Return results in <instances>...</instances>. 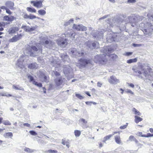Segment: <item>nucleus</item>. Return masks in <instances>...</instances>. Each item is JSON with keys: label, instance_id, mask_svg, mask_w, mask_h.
<instances>
[{"label": "nucleus", "instance_id": "f257e3e1", "mask_svg": "<svg viewBox=\"0 0 153 153\" xmlns=\"http://www.w3.org/2000/svg\"><path fill=\"white\" fill-rule=\"evenodd\" d=\"M132 70L138 77L143 79L153 81V75H151L150 71L151 70L150 67L143 65L135 66L133 67Z\"/></svg>", "mask_w": 153, "mask_h": 153}, {"label": "nucleus", "instance_id": "f03ea898", "mask_svg": "<svg viewBox=\"0 0 153 153\" xmlns=\"http://www.w3.org/2000/svg\"><path fill=\"white\" fill-rule=\"evenodd\" d=\"M111 51V49L110 50L108 47H106L105 48L104 53L105 54H100L97 55L95 56L94 61L97 63L99 64H104L107 61V57H108V56L107 55L108 52Z\"/></svg>", "mask_w": 153, "mask_h": 153}, {"label": "nucleus", "instance_id": "7ed1b4c3", "mask_svg": "<svg viewBox=\"0 0 153 153\" xmlns=\"http://www.w3.org/2000/svg\"><path fill=\"white\" fill-rule=\"evenodd\" d=\"M75 34V33H72L70 30L69 32H65L62 35V37L59 38L57 40V42L58 45L62 47H64L68 43L65 37H69L71 38H74Z\"/></svg>", "mask_w": 153, "mask_h": 153}, {"label": "nucleus", "instance_id": "20e7f679", "mask_svg": "<svg viewBox=\"0 0 153 153\" xmlns=\"http://www.w3.org/2000/svg\"><path fill=\"white\" fill-rule=\"evenodd\" d=\"M140 27L142 28V30L146 34H149L153 30V25L151 22H147L146 24L141 23L140 24Z\"/></svg>", "mask_w": 153, "mask_h": 153}, {"label": "nucleus", "instance_id": "39448f33", "mask_svg": "<svg viewBox=\"0 0 153 153\" xmlns=\"http://www.w3.org/2000/svg\"><path fill=\"white\" fill-rule=\"evenodd\" d=\"M79 63H76V65L80 68H84L87 65L92 63V61L91 59L83 58L79 59Z\"/></svg>", "mask_w": 153, "mask_h": 153}, {"label": "nucleus", "instance_id": "423d86ee", "mask_svg": "<svg viewBox=\"0 0 153 153\" xmlns=\"http://www.w3.org/2000/svg\"><path fill=\"white\" fill-rule=\"evenodd\" d=\"M110 19H108L107 22V23L109 25V26L111 27H113L114 26H116L117 27H119L122 28V30H125L126 28V27L125 25L122 27V25H123L124 23V21L123 22L118 21H116V19L113 20V22H109Z\"/></svg>", "mask_w": 153, "mask_h": 153}, {"label": "nucleus", "instance_id": "0eeeda50", "mask_svg": "<svg viewBox=\"0 0 153 153\" xmlns=\"http://www.w3.org/2000/svg\"><path fill=\"white\" fill-rule=\"evenodd\" d=\"M69 52L70 54L73 57L77 58L83 56L84 54L82 51H78L75 48H72L70 49Z\"/></svg>", "mask_w": 153, "mask_h": 153}, {"label": "nucleus", "instance_id": "6e6552de", "mask_svg": "<svg viewBox=\"0 0 153 153\" xmlns=\"http://www.w3.org/2000/svg\"><path fill=\"white\" fill-rule=\"evenodd\" d=\"M27 47V50H28L29 54L31 56H36L34 54V52H37L38 49L36 46H30L28 45Z\"/></svg>", "mask_w": 153, "mask_h": 153}, {"label": "nucleus", "instance_id": "1a4fd4ad", "mask_svg": "<svg viewBox=\"0 0 153 153\" xmlns=\"http://www.w3.org/2000/svg\"><path fill=\"white\" fill-rule=\"evenodd\" d=\"M117 35L115 33H110L107 34L106 39L107 41L109 42H111L113 41H116Z\"/></svg>", "mask_w": 153, "mask_h": 153}, {"label": "nucleus", "instance_id": "9d476101", "mask_svg": "<svg viewBox=\"0 0 153 153\" xmlns=\"http://www.w3.org/2000/svg\"><path fill=\"white\" fill-rule=\"evenodd\" d=\"M72 28L74 30L77 31H85L87 30L86 27L82 25L74 24Z\"/></svg>", "mask_w": 153, "mask_h": 153}, {"label": "nucleus", "instance_id": "9b49d317", "mask_svg": "<svg viewBox=\"0 0 153 153\" xmlns=\"http://www.w3.org/2000/svg\"><path fill=\"white\" fill-rule=\"evenodd\" d=\"M108 82L111 84L116 85L119 83L120 81L119 79H117L116 76H111L110 78L108 79Z\"/></svg>", "mask_w": 153, "mask_h": 153}, {"label": "nucleus", "instance_id": "f8f14e48", "mask_svg": "<svg viewBox=\"0 0 153 153\" xmlns=\"http://www.w3.org/2000/svg\"><path fill=\"white\" fill-rule=\"evenodd\" d=\"M87 46L91 49L98 48L99 47V43L97 42L92 43L89 41L87 43Z\"/></svg>", "mask_w": 153, "mask_h": 153}, {"label": "nucleus", "instance_id": "ddd939ff", "mask_svg": "<svg viewBox=\"0 0 153 153\" xmlns=\"http://www.w3.org/2000/svg\"><path fill=\"white\" fill-rule=\"evenodd\" d=\"M65 81V79L62 76L57 77L55 79V82L56 85L59 86L62 84Z\"/></svg>", "mask_w": 153, "mask_h": 153}, {"label": "nucleus", "instance_id": "4468645a", "mask_svg": "<svg viewBox=\"0 0 153 153\" xmlns=\"http://www.w3.org/2000/svg\"><path fill=\"white\" fill-rule=\"evenodd\" d=\"M60 63L59 59H56V58H55L51 61V64L52 66L55 67V70H56L57 68H58L59 66Z\"/></svg>", "mask_w": 153, "mask_h": 153}, {"label": "nucleus", "instance_id": "2eb2a0df", "mask_svg": "<svg viewBox=\"0 0 153 153\" xmlns=\"http://www.w3.org/2000/svg\"><path fill=\"white\" fill-rule=\"evenodd\" d=\"M72 68L70 66L68 65L64 66L63 71L65 76H67L68 73H70L72 71Z\"/></svg>", "mask_w": 153, "mask_h": 153}, {"label": "nucleus", "instance_id": "dca6fc26", "mask_svg": "<svg viewBox=\"0 0 153 153\" xmlns=\"http://www.w3.org/2000/svg\"><path fill=\"white\" fill-rule=\"evenodd\" d=\"M42 1H31V4H33V6L36 7L40 8L42 7Z\"/></svg>", "mask_w": 153, "mask_h": 153}, {"label": "nucleus", "instance_id": "f3484780", "mask_svg": "<svg viewBox=\"0 0 153 153\" xmlns=\"http://www.w3.org/2000/svg\"><path fill=\"white\" fill-rule=\"evenodd\" d=\"M21 28L23 29L25 31L27 32L33 31L35 29V28L34 27H30L28 26L24 25L22 26Z\"/></svg>", "mask_w": 153, "mask_h": 153}, {"label": "nucleus", "instance_id": "a211bd4d", "mask_svg": "<svg viewBox=\"0 0 153 153\" xmlns=\"http://www.w3.org/2000/svg\"><path fill=\"white\" fill-rule=\"evenodd\" d=\"M24 56H21L19 59L16 63V65L21 68H22L23 66V62L24 61Z\"/></svg>", "mask_w": 153, "mask_h": 153}, {"label": "nucleus", "instance_id": "6ab92c4d", "mask_svg": "<svg viewBox=\"0 0 153 153\" xmlns=\"http://www.w3.org/2000/svg\"><path fill=\"white\" fill-rule=\"evenodd\" d=\"M22 36V35L21 34L19 35H15L9 40V42H16L21 39Z\"/></svg>", "mask_w": 153, "mask_h": 153}, {"label": "nucleus", "instance_id": "aec40b11", "mask_svg": "<svg viewBox=\"0 0 153 153\" xmlns=\"http://www.w3.org/2000/svg\"><path fill=\"white\" fill-rule=\"evenodd\" d=\"M60 57L64 62H70L69 58L66 53H61L60 54Z\"/></svg>", "mask_w": 153, "mask_h": 153}, {"label": "nucleus", "instance_id": "412c9836", "mask_svg": "<svg viewBox=\"0 0 153 153\" xmlns=\"http://www.w3.org/2000/svg\"><path fill=\"white\" fill-rule=\"evenodd\" d=\"M14 4V3L10 1H7L5 3V5L7 7L11 9H12L13 8Z\"/></svg>", "mask_w": 153, "mask_h": 153}, {"label": "nucleus", "instance_id": "4be33fe9", "mask_svg": "<svg viewBox=\"0 0 153 153\" xmlns=\"http://www.w3.org/2000/svg\"><path fill=\"white\" fill-rule=\"evenodd\" d=\"M108 47L110 49V50L111 49V51H110L109 52H108V53L107 54V55L108 56V58L109 57L110 58H111L113 60H115L117 58V56L116 55L114 54L110 55H108V54L109 53L111 52L113 50L111 48H109V47Z\"/></svg>", "mask_w": 153, "mask_h": 153}, {"label": "nucleus", "instance_id": "5701e85b", "mask_svg": "<svg viewBox=\"0 0 153 153\" xmlns=\"http://www.w3.org/2000/svg\"><path fill=\"white\" fill-rule=\"evenodd\" d=\"M19 30L18 28L17 27H13L9 29L8 31L9 33L10 34L14 33Z\"/></svg>", "mask_w": 153, "mask_h": 153}, {"label": "nucleus", "instance_id": "b1692460", "mask_svg": "<svg viewBox=\"0 0 153 153\" xmlns=\"http://www.w3.org/2000/svg\"><path fill=\"white\" fill-rule=\"evenodd\" d=\"M41 78L44 82H49V76H46L45 74H43L41 75Z\"/></svg>", "mask_w": 153, "mask_h": 153}, {"label": "nucleus", "instance_id": "393cba45", "mask_svg": "<svg viewBox=\"0 0 153 153\" xmlns=\"http://www.w3.org/2000/svg\"><path fill=\"white\" fill-rule=\"evenodd\" d=\"M53 44H54L53 42L51 41L49 42L48 40L45 41V42L44 43V45H45V46L47 47H51Z\"/></svg>", "mask_w": 153, "mask_h": 153}, {"label": "nucleus", "instance_id": "a878e982", "mask_svg": "<svg viewBox=\"0 0 153 153\" xmlns=\"http://www.w3.org/2000/svg\"><path fill=\"white\" fill-rule=\"evenodd\" d=\"M28 68L31 69H36L38 68V65L36 63H33L28 65Z\"/></svg>", "mask_w": 153, "mask_h": 153}, {"label": "nucleus", "instance_id": "bb28decb", "mask_svg": "<svg viewBox=\"0 0 153 153\" xmlns=\"http://www.w3.org/2000/svg\"><path fill=\"white\" fill-rule=\"evenodd\" d=\"M13 88L16 90L24 91V88L22 87H20L19 85H13Z\"/></svg>", "mask_w": 153, "mask_h": 153}, {"label": "nucleus", "instance_id": "cd10ccee", "mask_svg": "<svg viewBox=\"0 0 153 153\" xmlns=\"http://www.w3.org/2000/svg\"><path fill=\"white\" fill-rule=\"evenodd\" d=\"M3 136L6 138H8L10 137L12 138L13 136V134L12 132H9L4 134Z\"/></svg>", "mask_w": 153, "mask_h": 153}, {"label": "nucleus", "instance_id": "c85d7f7f", "mask_svg": "<svg viewBox=\"0 0 153 153\" xmlns=\"http://www.w3.org/2000/svg\"><path fill=\"white\" fill-rule=\"evenodd\" d=\"M80 121L82 123V127L84 128H87L86 126V124L87 123V121H86L85 119L83 118H82L80 119Z\"/></svg>", "mask_w": 153, "mask_h": 153}, {"label": "nucleus", "instance_id": "c756f323", "mask_svg": "<svg viewBox=\"0 0 153 153\" xmlns=\"http://www.w3.org/2000/svg\"><path fill=\"white\" fill-rule=\"evenodd\" d=\"M134 121L136 123H138L139 122L142 121L143 119L137 115H135L134 116Z\"/></svg>", "mask_w": 153, "mask_h": 153}, {"label": "nucleus", "instance_id": "7c9ffc66", "mask_svg": "<svg viewBox=\"0 0 153 153\" xmlns=\"http://www.w3.org/2000/svg\"><path fill=\"white\" fill-rule=\"evenodd\" d=\"M115 140L117 144H120L121 143V141L119 135L116 136H115Z\"/></svg>", "mask_w": 153, "mask_h": 153}, {"label": "nucleus", "instance_id": "2f4dec72", "mask_svg": "<svg viewBox=\"0 0 153 153\" xmlns=\"http://www.w3.org/2000/svg\"><path fill=\"white\" fill-rule=\"evenodd\" d=\"M51 75L52 76H55L57 77L58 76H60V74L59 73L57 72L56 71H51Z\"/></svg>", "mask_w": 153, "mask_h": 153}, {"label": "nucleus", "instance_id": "473e14b6", "mask_svg": "<svg viewBox=\"0 0 153 153\" xmlns=\"http://www.w3.org/2000/svg\"><path fill=\"white\" fill-rule=\"evenodd\" d=\"M132 111L136 115L140 116L141 115V113L137 110L135 108H133Z\"/></svg>", "mask_w": 153, "mask_h": 153}, {"label": "nucleus", "instance_id": "72a5a7b5", "mask_svg": "<svg viewBox=\"0 0 153 153\" xmlns=\"http://www.w3.org/2000/svg\"><path fill=\"white\" fill-rule=\"evenodd\" d=\"M112 136L113 135L110 134L105 137L103 138V142L104 143H105L107 140H109Z\"/></svg>", "mask_w": 153, "mask_h": 153}, {"label": "nucleus", "instance_id": "f704fd0d", "mask_svg": "<svg viewBox=\"0 0 153 153\" xmlns=\"http://www.w3.org/2000/svg\"><path fill=\"white\" fill-rule=\"evenodd\" d=\"M27 10L31 13H36V10L33 7H27L26 8Z\"/></svg>", "mask_w": 153, "mask_h": 153}, {"label": "nucleus", "instance_id": "c9c22d12", "mask_svg": "<svg viewBox=\"0 0 153 153\" xmlns=\"http://www.w3.org/2000/svg\"><path fill=\"white\" fill-rule=\"evenodd\" d=\"M137 58L130 59L127 60V62L128 63L130 64L132 63L135 62H137Z\"/></svg>", "mask_w": 153, "mask_h": 153}, {"label": "nucleus", "instance_id": "e433bc0d", "mask_svg": "<svg viewBox=\"0 0 153 153\" xmlns=\"http://www.w3.org/2000/svg\"><path fill=\"white\" fill-rule=\"evenodd\" d=\"M39 14L41 16H44L46 12L44 10H40L38 11Z\"/></svg>", "mask_w": 153, "mask_h": 153}, {"label": "nucleus", "instance_id": "4c0bfd02", "mask_svg": "<svg viewBox=\"0 0 153 153\" xmlns=\"http://www.w3.org/2000/svg\"><path fill=\"white\" fill-rule=\"evenodd\" d=\"M62 143L63 145H65L68 148L69 147V143L68 141L62 140Z\"/></svg>", "mask_w": 153, "mask_h": 153}, {"label": "nucleus", "instance_id": "58836bf2", "mask_svg": "<svg viewBox=\"0 0 153 153\" xmlns=\"http://www.w3.org/2000/svg\"><path fill=\"white\" fill-rule=\"evenodd\" d=\"M24 151L28 153H32L35 150L30 149L28 148H25L24 149Z\"/></svg>", "mask_w": 153, "mask_h": 153}, {"label": "nucleus", "instance_id": "ea45409f", "mask_svg": "<svg viewBox=\"0 0 153 153\" xmlns=\"http://www.w3.org/2000/svg\"><path fill=\"white\" fill-rule=\"evenodd\" d=\"M81 134V132L80 131L78 130H75L74 131L75 135L76 137H79Z\"/></svg>", "mask_w": 153, "mask_h": 153}, {"label": "nucleus", "instance_id": "a19ab883", "mask_svg": "<svg viewBox=\"0 0 153 153\" xmlns=\"http://www.w3.org/2000/svg\"><path fill=\"white\" fill-rule=\"evenodd\" d=\"M103 34L102 33H98V35H97L96 36H94L95 37H97L98 38L101 39L103 37Z\"/></svg>", "mask_w": 153, "mask_h": 153}, {"label": "nucleus", "instance_id": "79ce46f5", "mask_svg": "<svg viewBox=\"0 0 153 153\" xmlns=\"http://www.w3.org/2000/svg\"><path fill=\"white\" fill-rule=\"evenodd\" d=\"M46 152H48L49 153H58V152L56 150L50 149L46 151Z\"/></svg>", "mask_w": 153, "mask_h": 153}, {"label": "nucleus", "instance_id": "37998d69", "mask_svg": "<svg viewBox=\"0 0 153 153\" xmlns=\"http://www.w3.org/2000/svg\"><path fill=\"white\" fill-rule=\"evenodd\" d=\"M136 134L137 135L139 136L143 137H146V135L144 134H143L142 133V132H138Z\"/></svg>", "mask_w": 153, "mask_h": 153}, {"label": "nucleus", "instance_id": "c03bdc74", "mask_svg": "<svg viewBox=\"0 0 153 153\" xmlns=\"http://www.w3.org/2000/svg\"><path fill=\"white\" fill-rule=\"evenodd\" d=\"M76 96L80 100H82L84 97L79 94L76 93Z\"/></svg>", "mask_w": 153, "mask_h": 153}, {"label": "nucleus", "instance_id": "a18cd8bd", "mask_svg": "<svg viewBox=\"0 0 153 153\" xmlns=\"http://www.w3.org/2000/svg\"><path fill=\"white\" fill-rule=\"evenodd\" d=\"M3 123L5 125H10L11 124L8 120L4 121Z\"/></svg>", "mask_w": 153, "mask_h": 153}, {"label": "nucleus", "instance_id": "49530a36", "mask_svg": "<svg viewBox=\"0 0 153 153\" xmlns=\"http://www.w3.org/2000/svg\"><path fill=\"white\" fill-rule=\"evenodd\" d=\"M136 2V0H128L127 3L128 4H133Z\"/></svg>", "mask_w": 153, "mask_h": 153}, {"label": "nucleus", "instance_id": "de8ad7c7", "mask_svg": "<svg viewBox=\"0 0 153 153\" xmlns=\"http://www.w3.org/2000/svg\"><path fill=\"white\" fill-rule=\"evenodd\" d=\"M4 25V23L3 22H0V31H2L3 30L2 26Z\"/></svg>", "mask_w": 153, "mask_h": 153}, {"label": "nucleus", "instance_id": "09e8293b", "mask_svg": "<svg viewBox=\"0 0 153 153\" xmlns=\"http://www.w3.org/2000/svg\"><path fill=\"white\" fill-rule=\"evenodd\" d=\"M36 17L33 15L30 14L29 15V19H32L35 18H36Z\"/></svg>", "mask_w": 153, "mask_h": 153}, {"label": "nucleus", "instance_id": "8fccbe9b", "mask_svg": "<svg viewBox=\"0 0 153 153\" xmlns=\"http://www.w3.org/2000/svg\"><path fill=\"white\" fill-rule=\"evenodd\" d=\"M15 18L13 16H9V22H12L15 19Z\"/></svg>", "mask_w": 153, "mask_h": 153}, {"label": "nucleus", "instance_id": "3c124183", "mask_svg": "<svg viewBox=\"0 0 153 153\" xmlns=\"http://www.w3.org/2000/svg\"><path fill=\"white\" fill-rule=\"evenodd\" d=\"M29 133L31 135H37V133L34 131H30Z\"/></svg>", "mask_w": 153, "mask_h": 153}, {"label": "nucleus", "instance_id": "603ef678", "mask_svg": "<svg viewBox=\"0 0 153 153\" xmlns=\"http://www.w3.org/2000/svg\"><path fill=\"white\" fill-rule=\"evenodd\" d=\"M128 123H126V125L121 126L120 127V128L121 129H124L126 128L128 125Z\"/></svg>", "mask_w": 153, "mask_h": 153}, {"label": "nucleus", "instance_id": "864d4df0", "mask_svg": "<svg viewBox=\"0 0 153 153\" xmlns=\"http://www.w3.org/2000/svg\"><path fill=\"white\" fill-rule=\"evenodd\" d=\"M4 20L6 21L9 22V16H5L4 17Z\"/></svg>", "mask_w": 153, "mask_h": 153}, {"label": "nucleus", "instance_id": "5fc2aeb1", "mask_svg": "<svg viewBox=\"0 0 153 153\" xmlns=\"http://www.w3.org/2000/svg\"><path fill=\"white\" fill-rule=\"evenodd\" d=\"M28 78L30 79V82L33 81L34 78L33 76L31 75H29L28 76Z\"/></svg>", "mask_w": 153, "mask_h": 153}, {"label": "nucleus", "instance_id": "6e6d98bb", "mask_svg": "<svg viewBox=\"0 0 153 153\" xmlns=\"http://www.w3.org/2000/svg\"><path fill=\"white\" fill-rule=\"evenodd\" d=\"M135 138L134 136L132 135H131L129 137L128 140L131 141H133Z\"/></svg>", "mask_w": 153, "mask_h": 153}, {"label": "nucleus", "instance_id": "4d7b16f0", "mask_svg": "<svg viewBox=\"0 0 153 153\" xmlns=\"http://www.w3.org/2000/svg\"><path fill=\"white\" fill-rule=\"evenodd\" d=\"M131 19V17L130 16H129V17H128V18L127 19H128V20H127V22H124V24H126L127 23H128V22H129L130 23H131V21L130 20V19Z\"/></svg>", "mask_w": 153, "mask_h": 153}, {"label": "nucleus", "instance_id": "13d9d810", "mask_svg": "<svg viewBox=\"0 0 153 153\" xmlns=\"http://www.w3.org/2000/svg\"><path fill=\"white\" fill-rule=\"evenodd\" d=\"M126 92L127 93H130L132 94H134V92H133L130 89H127L126 91Z\"/></svg>", "mask_w": 153, "mask_h": 153}, {"label": "nucleus", "instance_id": "bf43d9fd", "mask_svg": "<svg viewBox=\"0 0 153 153\" xmlns=\"http://www.w3.org/2000/svg\"><path fill=\"white\" fill-rule=\"evenodd\" d=\"M133 45L134 47H139L141 46L142 45L141 44H133Z\"/></svg>", "mask_w": 153, "mask_h": 153}, {"label": "nucleus", "instance_id": "052dcab7", "mask_svg": "<svg viewBox=\"0 0 153 153\" xmlns=\"http://www.w3.org/2000/svg\"><path fill=\"white\" fill-rule=\"evenodd\" d=\"M153 137V134H151L150 133H148L147 135H146V137Z\"/></svg>", "mask_w": 153, "mask_h": 153}, {"label": "nucleus", "instance_id": "680f3d73", "mask_svg": "<svg viewBox=\"0 0 153 153\" xmlns=\"http://www.w3.org/2000/svg\"><path fill=\"white\" fill-rule=\"evenodd\" d=\"M108 15H105V16H103V17L100 18L99 19L100 20H101V19H105V18H107L108 17Z\"/></svg>", "mask_w": 153, "mask_h": 153}, {"label": "nucleus", "instance_id": "e2e57ef3", "mask_svg": "<svg viewBox=\"0 0 153 153\" xmlns=\"http://www.w3.org/2000/svg\"><path fill=\"white\" fill-rule=\"evenodd\" d=\"M137 146L139 148H141L143 146V145L142 144H141L140 143H138L137 144Z\"/></svg>", "mask_w": 153, "mask_h": 153}, {"label": "nucleus", "instance_id": "0e129e2a", "mask_svg": "<svg viewBox=\"0 0 153 153\" xmlns=\"http://www.w3.org/2000/svg\"><path fill=\"white\" fill-rule=\"evenodd\" d=\"M93 102L91 101H87L85 102V103L88 105H91L92 104Z\"/></svg>", "mask_w": 153, "mask_h": 153}, {"label": "nucleus", "instance_id": "69168bd1", "mask_svg": "<svg viewBox=\"0 0 153 153\" xmlns=\"http://www.w3.org/2000/svg\"><path fill=\"white\" fill-rule=\"evenodd\" d=\"M132 53L131 52H127L126 53L125 55L126 56H129L131 55Z\"/></svg>", "mask_w": 153, "mask_h": 153}, {"label": "nucleus", "instance_id": "338daca9", "mask_svg": "<svg viewBox=\"0 0 153 153\" xmlns=\"http://www.w3.org/2000/svg\"><path fill=\"white\" fill-rule=\"evenodd\" d=\"M6 12L7 13L9 14H11V12L10 11V10L7 8L6 10Z\"/></svg>", "mask_w": 153, "mask_h": 153}, {"label": "nucleus", "instance_id": "774afa93", "mask_svg": "<svg viewBox=\"0 0 153 153\" xmlns=\"http://www.w3.org/2000/svg\"><path fill=\"white\" fill-rule=\"evenodd\" d=\"M102 85V83L100 82H98L97 83V86L98 87H101Z\"/></svg>", "mask_w": 153, "mask_h": 153}]
</instances>
